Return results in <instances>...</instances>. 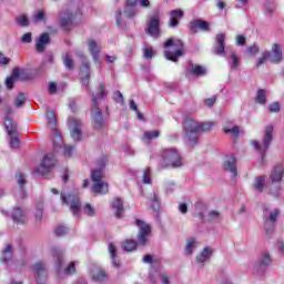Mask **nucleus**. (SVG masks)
<instances>
[{
    "mask_svg": "<svg viewBox=\"0 0 284 284\" xmlns=\"http://www.w3.org/2000/svg\"><path fill=\"white\" fill-rule=\"evenodd\" d=\"M214 122H196L192 118H186L183 122L184 139L187 140L189 145L194 146L199 143V135L201 132H207L213 128Z\"/></svg>",
    "mask_w": 284,
    "mask_h": 284,
    "instance_id": "f257e3e1",
    "label": "nucleus"
},
{
    "mask_svg": "<svg viewBox=\"0 0 284 284\" xmlns=\"http://www.w3.org/2000/svg\"><path fill=\"white\" fill-rule=\"evenodd\" d=\"M161 160L160 165L161 168H183V158L181 153L174 148H166L162 149L161 151Z\"/></svg>",
    "mask_w": 284,
    "mask_h": 284,
    "instance_id": "f03ea898",
    "label": "nucleus"
},
{
    "mask_svg": "<svg viewBox=\"0 0 284 284\" xmlns=\"http://www.w3.org/2000/svg\"><path fill=\"white\" fill-rule=\"evenodd\" d=\"M12 114H14V111L11 108L6 110L4 129L10 136V148H12V150H19L21 142L19 141V136H17V123L12 121Z\"/></svg>",
    "mask_w": 284,
    "mask_h": 284,
    "instance_id": "7ed1b4c3",
    "label": "nucleus"
},
{
    "mask_svg": "<svg viewBox=\"0 0 284 284\" xmlns=\"http://www.w3.org/2000/svg\"><path fill=\"white\" fill-rule=\"evenodd\" d=\"M79 17H81V9L78 7L77 2H71L63 7L60 12V26L62 28H70Z\"/></svg>",
    "mask_w": 284,
    "mask_h": 284,
    "instance_id": "20e7f679",
    "label": "nucleus"
},
{
    "mask_svg": "<svg viewBox=\"0 0 284 284\" xmlns=\"http://www.w3.org/2000/svg\"><path fill=\"white\" fill-rule=\"evenodd\" d=\"M103 170H105V162L100 161V168L91 172L92 192L95 194H108V182L103 181Z\"/></svg>",
    "mask_w": 284,
    "mask_h": 284,
    "instance_id": "39448f33",
    "label": "nucleus"
},
{
    "mask_svg": "<svg viewBox=\"0 0 284 284\" xmlns=\"http://www.w3.org/2000/svg\"><path fill=\"white\" fill-rule=\"evenodd\" d=\"M105 97V85H100V93L98 95H93V108L91 110V121L94 130H103V113L101 112V109H99L97 101L99 99H103Z\"/></svg>",
    "mask_w": 284,
    "mask_h": 284,
    "instance_id": "423d86ee",
    "label": "nucleus"
},
{
    "mask_svg": "<svg viewBox=\"0 0 284 284\" xmlns=\"http://www.w3.org/2000/svg\"><path fill=\"white\" fill-rule=\"evenodd\" d=\"M164 48H168V50L164 51L165 59L169 61H173V63H176L179 61V57H183V42L180 40H168L164 43Z\"/></svg>",
    "mask_w": 284,
    "mask_h": 284,
    "instance_id": "0eeeda50",
    "label": "nucleus"
},
{
    "mask_svg": "<svg viewBox=\"0 0 284 284\" xmlns=\"http://www.w3.org/2000/svg\"><path fill=\"white\" fill-rule=\"evenodd\" d=\"M53 258L57 261V270L59 276H70L77 272V262H71L65 268L63 265V253L59 248H52L51 251Z\"/></svg>",
    "mask_w": 284,
    "mask_h": 284,
    "instance_id": "6e6552de",
    "label": "nucleus"
},
{
    "mask_svg": "<svg viewBox=\"0 0 284 284\" xmlns=\"http://www.w3.org/2000/svg\"><path fill=\"white\" fill-rule=\"evenodd\" d=\"M273 134H274V126L273 125H267L264 130L263 142L260 143L256 140H253L251 142L254 150H256V152H258L260 154H265V152H267V150H270V144L272 143Z\"/></svg>",
    "mask_w": 284,
    "mask_h": 284,
    "instance_id": "1a4fd4ad",
    "label": "nucleus"
},
{
    "mask_svg": "<svg viewBox=\"0 0 284 284\" xmlns=\"http://www.w3.org/2000/svg\"><path fill=\"white\" fill-rule=\"evenodd\" d=\"M61 201L64 205L70 207V212H72L73 216H79L81 213V202H79V196L61 192Z\"/></svg>",
    "mask_w": 284,
    "mask_h": 284,
    "instance_id": "9d476101",
    "label": "nucleus"
},
{
    "mask_svg": "<svg viewBox=\"0 0 284 284\" xmlns=\"http://www.w3.org/2000/svg\"><path fill=\"white\" fill-rule=\"evenodd\" d=\"M272 264V256L270 253L264 252L261 254L258 261L253 266V274L255 276H263L265 274V271L270 265Z\"/></svg>",
    "mask_w": 284,
    "mask_h": 284,
    "instance_id": "9b49d317",
    "label": "nucleus"
},
{
    "mask_svg": "<svg viewBox=\"0 0 284 284\" xmlns=\"http://www.w3.org/2000/svg\"><path fill=\"white\" fill-rule=\"evenodd\" d=\"M57 160L52 153H48L43 156L41 164L34 169V173L40 176H45V174L50 173V170L53 169Z\"/></svg>",
    "mask_w": 284,
    "mask_h": 284,
    "instance_id": "f8f14e48",
    "label": "nucleus"
},
{
    "mask_svg": "<svg viewBox=\"0 0 284 284\" xmlns=\"http://www.w3.org/2000/svg\"><path fill=\"white\" fill-rule=\"evenodd\" d=\"M278 214H281V211H278V209H274L270 212V209L267 206H264V219L266 220L264 227L266 230V234H272L274 232V223H276Z\"/></svg>",
    "mask_w": 284,
    "mask_h": 284,
    "instance_id": "ddd939ff",
    "label": "nucleus"
},
{
    "mask_svg": "<svg viewBox=\"0 0 284 284\" xmlns=\"http://www.w3.org/2000/svg\"><path fill=\"white\" fill-rule=\"evenodd\" d=\"M135 225H138L139 227L138 244L145 245V243H148L150 234L152 233V229L150 227V224L141 220H135Z\"/></svg>",
    "mask_w": 284,
    "mask_h": 284,
    "instance_id": "4468645a",
    "label": "nucleus"
},
{
    "mask_svg": "<svg viewBox=\"0 0 284 284\" xmlns=\"http://www.w3.org/2000/svg\"><path fill=\"white\" fill-rule=\"evenodd\" d=\"M53 148H54V150L63 149V156H68V158L72 156V152H74V146L65 145L63 143V138L61 136V133L59 131L54 132Z\"/></svg>",
    "mask_w": 284,
    "mask_h": 284,
    "instance_id": "2eb2a0df",
    "label": "nucleus"
},
{
    "mask_svg": "<svg viewBox=\"0 0 284 284\" xmlns=\"http://www.w3.org/2000/svg\"><path fill=\"white\" fill-rule=\"evenodd\" d=\"M68 123L70 128L71 139H73V141H81L83 136L81 133V120L75 118H69Z\"/></svg>",
    "mask_w": 284,
    "mask_h": 284,
    "instance_id": "dca6fc26",
    "label": "nucleus"
},
{
    "mask_svg": "<svg viewBox=\"0 0 284 284\" xmlns=\"http://www.w3.org/2000/svg\"><path fill=\"white\" fill-rule=\"evenodd\" d=\"M266 57L271 63H281L283 61V45L274 43L271 51H266Z\"/></svg>",
    "mask_w": 284,
    "mask_h": 284,
    "instance_id": "f3484780",
    "label": "nucleus"
},
{
    "mask_svg": "<svg viewBox=\"0 0 284 284\" xmlns=\"http://www.w3.org/2000/svg\"><path fill=\"white\" fill-rule=\"evenodd\" d=\"M160 22L161 19L159 14H154L149 19L146 32L150 37H153V39H158L159 34H161V29L159 28Z\"/></svg>",
    "mask_w": 284,
    "mask_h": 284,
    "instance_id": "a211bd4d",
    "label": "nucleus"
},
{
    "mask_svg": "<svg viewBox=\"0 0 284 284\" xmlns=\"http://www.w3.org/2000/svg\"><path fill=\"white\" fill-rule=\"evenodd\" d=\"M149 278L151 283H156L160 278L162 284H170V276H168L166 272L161 270L152 268L149 273Z\"/></svg>",
    "mask_w": 284,
    "mask_h": 284,
    "instance_id": "6ab92c4d",
    "label": "nucleus"
},
{
    "mask_svg": "<svg viewBox=\"0 0 284 284\" xmlns=\"http://www.w3.org/2000/svg\"><path fill=\"white\" fill-rule=\"evenodd\" d=\"M283 176H284V166H283V164H276L271 170L268 179L272 183L278 184V183H281V181H283Z\"/></svg>",
    "mask_w": 284,
    "mask_h": 284,
    "instance_id": "aec40b11",
    "label": "nucleus"
},
{
    "mask_svg": "<svg viewBox=\"0 0 284 284\" xmlns=\"http://www.w3.org/2000/svg\"><path fill=\"white\" fill-rule=\"evenodd\" d=\"M224 170L225 172H230L232 179L239 174L236 172V158L234 155H226L224 159Z\"/></svg>",
    "mask_w": 284,
    "mask_h": 284,
    "instance_id": "412c9836",
    "label": "nucleus"
},
{
    "mask_svg": "<svg viewBox=\"0 0 284 284\" xmlns=\"http://www.w3.org/2000/svg\"><path fill=\"white\" fill-rule=\"evenodd\" d=\"M11 217L17 223V225H23V223H26V219H27L26 209H23L21 206H14L11 212Z\"/></svg>",
    "mask_w": 284,
    "mask_h": 284,
    "instance_id": "4be33fe9",
    "label": "nucleus"
},
{
    "mask_svg": "<svg viewBox=\"0 0 284 284\" xmlns=\"http://www.w3.org/2000/svg\"><path fill=\"white\" fill-rule=\"evenodd\" d=\"M88 48L93 61L97 63V61H99V55L101 54V44L93 39H89Z\"/></svg>",
    "mask_w": 284,
    "mask_h": 284,
    "instance_id": "5701e85b",
    "label": "nucleus"
},
{
    "mask_svg": "<svg viewBox=\"0 0 284 284\" xmlns=\"http://www.w3.org/2000/svg\"><path fill=\"white\" fill-rule=\"evenodd\" d=\"M215 43L214 54L223 57L225 54V33H219L215 37Z\"/></svg>",
    "mask_w": 284,
    "mask_h": 284,
    "instance_id": "b1692460",
    "label": "nucleus"
},
{
    "mask_svg": "<svg viewBox=\"0 0 284 284\" xmlns=\"http://www.w3.org/2000/svg\"><path fill=\"white\" fill-rule=\"evenodd\" d=\"M170 20H169V26L170 28H176L179 26V21L185 16V12L181 9H175L170 11Z\"/></svg>",
    "mask_w": 284,
    "mask_h": 284,
    "instance_id": "393cba45",
    "label": "nucleus"
},
{
    "mask_svg": "<svg viewBox=\"0 0 284 284\" xmlns=\"http://www.w3.org/2000/svg\"><path fill=\"white\" fill-rule=\"evenodd\" d=\"M265 176L261 175L254 179V182L252 184V189L254 190V192H256L257 194H263V192H265Z\"/></svg>",
    "mask_w": 284,
    "mask_h": 284,
    "instance_id": "a878e982",
    "label": "nucleus"
},
{
    "mask_svg": "<svg viewBox=\"0 0 284 284\" xmlns=\"http://www.w3.org/2000/svg\"><path fill=\"white\" fill-rule=\"evenodd\" d=\"M203 30V32H210V22L203 20H193L190 24V29L196 32V29Z\"/></svg>",
    "mask_w": 284,
    "mask_h": 284,
    "instance_id": "bb28decb",
    "label": "nucleus"
},
{
    "mask_svg": "<svg viewBox=\"0 0 284 284\" xmlns=\"http://www.w3.org/2000/svg\"><path fill=\"white\" fill-rule=\"evenodd\" d=\"M21 74H23V70L13 69L11 75L6 80V85L8 90H12V88H14V82L21 77Z\"/></svg>",
    "mask_w": 284,
    "mask_h": 284,
    "instance_id": "cd10ccee",
    "label": "nucleus"
},
{
    "mask_svg": "<svg viewBox=\"0 0 284 284\" xmlns=\"http://www.w3.org/2000/svg\"><path fill=\"white\" fill-rule=\"evenodd\" d=\"M17 183L20 186L19 194H17V199H26V190H23V185H26V175L21 172L16 174Z\"/></svg>",
    "mask_w": 284,
    "mask_h": 284,
    "instance_id": "c85d7f7f",
    "label": "nucleus"
},
{
    "mask_svg": "<svg viewBox=\"0 0 284 284\" xmlns=\"http://www.w3.org/2000/svg\"><path fill=\"white\" fill-rule=\"evenodd\" d=\"M93 281L101 283V281H105L108 278V274L100 266H94L91 271Z\"/></svg>",
    "mask_w": 284,
    "mask_h": 284,
    "instance_id": "c756f323",
    "label": "nucleus"
},
{
    "mask_svg": "<svg viewBox=\"0 0 284 284\" xmlns=\"http://www.w3.org/2000/svg\"><path fill=\"white\" fill-rule=\"evenodd\" d=\"M112 210L115 212V216L116 219H121V216H123V200L122 199H114L112 204H111Z\"/></svg>",
    "mask_w": 284,
    "mask_h": 284,
    "instance_id": "7c9ffc66",
    "label": "nucleus"
},
{
    "mask_svg": "<svg viewBox=\"0 0 284 284\" xmlns=\"http://www.w3.org/2000/svg\"><path fill=\"white\" fill-rule=\"evenodd\" d=\"M49 43H50V36L48 33H42L36 43V48L38 52H43L45 50V45H48Z\"/></svg>",
    "mask_w": 284,
    "mask_h": 284,
    "instance_id": "2f4dec72",
    "label": "nucleus"
},
{
    "mask_svg": "<svg viewBox=\"0 0 284 284\" xmlns=\"http://www.w3.org/2000/svg\"><path fill=\"white\" fill-rule=\"evenodd\" d=\"M196 247H199V242L196 241V239L189 237L186 240V245H185V248H184V252H185L186 256H191V254L194 253V250H196Z\"/></svg>",
    "mask_w": 284,
    "mask_h": 284,
    "instance_id": "473e14b6",
    "label": "nucleus"
},
{
    "mask_svg": "<svg viewBox=\"0 0 284 284\" xmlns=\"http://www.w3.org/2000/svg\"><path fill=\"white\" fill-rule=\"evenodd\" d=\"M108 250L112 260L113 267H121V263L119 262V260H116V246L113 243H110Z\"/></svg>",
    "mask_w": 284,
    "mask_h": 284,
    "instance_id": "72a5a7b5",
    "label": "nucleus"
},
{
    "mask_svg": "<svg viewBox=\"0 0 284 284\" xmlns=\"http://www.w3.org/2000/svg\"><path fill=\"white\" fill-rule=\"evenodd\" d=\"M81 72H83L85 75L81 79L82 85H89L90 84V63L83 62L81 67Z\"/></svg>",
    "mask_w": 284,
    "mask_h": 284,
    "instance_id": "f704fd0d",
    "label": "nucleus"
},
{
    "mask_svg": "<svg viewBox=\"0 0 284 284\" xmlns=\"http://www.w3.org/2000/svg\"><path fill=\"white\" fill-rule=\"evenodd\" d=\"M47 19L48 17L45 16V11L43 9H40L32 14L31 21L32 23H41L45 22Z\"/></svg>",
    "mask_w": 284,
    "mask_h": 284,
    "instance_id": "c9c22d12",
    "label": "nucleus"
},
{
    "mask_svg": "<svg viewBox=\"0 0 284 284\" xmlns=\"http://www.w3.org/2000/svg\"><path fill=\"white\" fill-rule=\"evenodd\" d=\"M212 252H213L212 247L210 246L204 247L201 254L196 256L197 263H205V261H207L210 256H212Z\"/></svg>",
    "mask_w": 284,
    "mask_h": 284,
    "instance_id": "e433bc0d",
    "label": "nucleus"
},
{
    "mask_svg": "<svg viewBox=\"0 0 284 284\" xmlns=\"http://www.w3.org/2000/svg\"><path fill=\"white\" fill-rule=\"evenodd\" d=\"M12 261V246L7 245L6 248L2 251V256H1V263H10Z\"/></svg>",
    "mask_w": 284,
    "mask_h": 284,
    "instance_id": "4c0bfd02",
    "label": "nucleus"
},
{
    "mask_svg": "<svg viewBox=\"0 0 284 284\" xmlns=\"http://www.w3.org/2000/svg\"><path fill=\"white\" fill-rule=\"evenodd\" d=\"M47 119L49 121V128L53 130V136H54V133L57 132V115H54L53 111H47Z\"/></svg>",
    "mask_w": 284,
    "mask_h": 284,
    "instance_id": "58836bf2",
    "label": "nucleus"
},
{
    "mask_svg": "<svg viewBox=\"0 0 284 284\" xmlns=\"http://www.w3.org/2000/svg\"><path fill=\"white\" fill-rule=\"evenodd\" d=\"M190 71L192 74H195V77H203L205 74V68L199 64H190L189 65Z\"/></svg>",
    "mask_w": 284,
    "mask_h": 284,
    "instance_id": "ea45409f",
    "label": "nucleus"
},
{
    "mask_svg": "<svg viewBox=\"0 0 284 284\" xmlns=\"http://www.w3.org/2000/svg\"><path fill=\"white\" fill-rule=\"evenodd\" d=\"M33 272L37 275V281L39 282V276H45V267L43 266V263L38 262L33 266Z\"/></svg>",
    "mask_w": 284,
    "mask_h": 284,
    "instance_id": "a19ab883",
    "label": "nucleus"
},
{
    "mask_svg": "<svg viewBox=\"0 0 284 284\" xmlns=\"http://www.w3.org/2000/svg\"><path fill=\"white\" fill-rule=\"evenodd\" d=\"M229 63L233 70H236V68L241 65V60H239V55H236V53L232 52L229 58Z\"/></svg>",
    "mask_w": 284,
    "mask_h": 284,
    "instance_id": "79ce46f5",
    "label": "nucleus"
},
{
    "mask_svg": "<svg viewBox=\"0 0 284 284\" xmlns=\"http://www.w3.org/2000/svg\"><path fill=\"white\" fill-rule=\"evenodd\" d=\"M123 251L124 252H134L136 250V241L134 240H126L123 245Z\"/></svg>",
    "mask_w": 284,
    "mask_h": 284,
    "instance_id": "37998d69",
    "label": "nucleus"
},
{
    "mask_svg": "<svg viewBox=\"0 0 284 284\" xmlns=\"http://www.w3.org/2000/svg\"><path fill=\"white\" fill-rule=\"evenodd\" d=\"M161 132L159 131H145L143 133V141H152V139H159Z\"/></svg>",
    "mask_w": 284,
    "mask_h": 284,
    "instance_id": "c03bdc74",
    "label": "nucleus"
},
{
    "mask_svg": "<svg viewBox=\"0 0 284 284\" xmlns=\"http://www.w3.org/2000/svg\"><path fill=\"white\" fill-rule=\"evenodd\" d=\"M27 100L28 98L26 97V93H19L14 100L16 108H22Z\"/></svg>",
    "mask_w": 284,
    "mask_h": 284,
    "instance_id": "a18cd8bd",
    "label": "nucleus"
},
{
    "mask_svg": "<svg viewBox=\"0 0 284 284\" xmlns=\"http://www.w3.org/2000/svg\"><path fill=\"white\" fill-rule=\"evenodd\" d=\"M265 10L268 14H272L276 10V0H266L265 1Z\"/></svg>",
    "mask_w": 284,
    "mask_h": 284,
    "instance_id": "49530a36",
    "label": "nucleus"
},
{
    "mask_svg": "<svg viewBox=\"0 0 284 284\" xmlns=\"http://www.w3.org/2000/svg\"><path fill=\"white\" fill-rule=\"evenodd\" d=\"M256 103H260L261 105H265L266 98H265V90H258L255 99Z\"/></svg>",
    "mask_w": 284,
    "mask_h": 284,
    "instance_id": "de8ad7c7",
    "label": "nucleus"
},
{
    "mask_svg": "<svg viewBox=\"0 0 284 284\" xmlns=\"http://www.w3.org/2000/svg\"><path fill=\"white\" fill-rule=\"evenodd\" d=\"M115 22L119 28H125V20L123 19V13L121 11L115 12Z\"/></svg>",
    "mask_w": 284,
    "mask_h": 284,
    "instance_id": "09e8293b",
    "label": "nucleus"
},
{
    "mask_svg": "<svg viewBox=\"0 0 284 284\" xmlns=\"http://www.w3.org/2000/svg\"><path fill=\"white\" fill-rule=\"evenodd\" d=\"M225 134H230V136H232V139H236V136H239V134H241V130L239 129V126H234L232 129H224Z\"/></svg>",
    "mask_w": 284,
    "mask_h": 284,
    "instance_id": "8fccbe9b",
    "label": "nucleus"
},
{
    "mask_svg": "<svg viewBox=\"0 0 284 284\" xmlns=\"http://www.w3.org/2000/svg\"><path fill=\"white\" fill-rule=\"evenodd\" d=\"M17 23H19L22 28H28V26H30V20L26 14H22L17 18Z\"/></svg>",
    "mask_w": 284,
    "mask_h": 284,
    "instance_id": "3c124183",
    "label": "nucleus"
},
{
    "mask_svg": "<svg viewBox=\"0 0 284 284\" xmlns=\"http://www.w3.org/2000/svg\"><path fill=\"white\" fill-rule=\"evenodd\" d=\"M142 181L148 185L152 183V171L150 169L144 170Z\"/></svg>",
    "mask_w": 284,
    "mask_h": 284,
    "instance_id": "603ef678",
    "label": "nucleus"
},
{
    "mask_svg": "<svg viewBox=\"0 0 284 284\" xmlns=\"http://www.w3.org/2000/svg\"><path fill=\"white\" fill-rule=\"evenodd\" d=\"M124 14L129 18L132 19V17L136 16V9L134 8V6H128L124 9Z\"/></svg>",
    "mask_w": 284,
    "mask_h": 284,
    "instance_id": "864d4df0",
    "label": "nucleus"
},
{
    "mask_svg": "<svg viewBox=\"0 0 284 284\" xmlns=\"http://www.w3.org/2000/svg\"><path fill=\"white\" fill-rule=\"evenodd\" d=\"M43 219V204L40 203L36 207V221H41Z\"/></svg>",
    "mask_w": 284,
    "mask_h": 284,
    "instance_id": "5fc2aeb1",
    "label": "nucleus"
},
{
    "mask_svg": "<svg viewBox=\"0 0 284 284\" xmlns=\"http://www.w3.org/2000/svg\"><path fill=\"white\" fill-rule=\"evenodd\" d=\"M161 206V202L159 201V197L156 195H153L151 200V207L154 212H159V207Z\"/></svg>",
    "mask_w": 284,
    "mask_h": 284,
    "instance_id": "6e6d98bb",
    "label": "nucleus"
},
{
    "mask_svg": "<svg viewBox=\"0 0 284 284\" xmlns=\"http://www.w3.org/2000/svg\"><path fill=\"white\" fill-rule=\"evenodd\" d=\"M67 233H68V227L63 225L58 226L54 231L55 236H65Z\"/></svg>",
    "mask_w": 284,
    "mask_h": 284,
    "instance_id": "4d7b16f0",
    "label": "nucleus"
},
{
    "mask_svg": "<svg viewBox=\"0 0 284 284\" xmlns=\"http://www.w3.org/2000/svg\"><path fill=\"white\" fill-rule=\"evenodd\" d=\"M63 63H64L65 68H68V70H72V68H74V61L71 60L70 55H65L63 58Z\"/></svg>",
    "mask_w": 284,
    "mask_h": 284,
    "instance_id": "13d9d810",
    "label": "nucleus"
},
{
    "mask_svg": "<svg viewBox=\"0 0 284 284\" xmlns=\"http://www.w3.org/2000/svg\"><path fill=\"white\" fill-rule=\"evenodd\" d=\"M265 61H270V55H267V51H264V52L262 53V57H260V58L257 59L256 65H257V67H258V65H263V64L265 63Z\"/></svg>",
    "mask_w": 284,
    "mask_h": 284,
    "instance_id": "bf43d9fd",
    "label": "nucleus"
},
{
    "mask_svg": "<svg viewBox=\"0 0 284 284\" xmlns=\"http://www.w3.org/2000/svg\"><path fill=\"white\" fill-rule=\"evenodd\" d=\"M219 219H221V213H219L217 211L209 212V221L216 222L219 221Z\"/></svg>",
    "mask_w": 284,
    "mask_h": 284,
    "instance_id": "052dcab7",
    "label": "nucleus"
},
{
    "mask_svg": "<svg viewBox=\"0 0 284 284\" xmlns=\"http://www.w3.org/2000/svg\"><path fill=\"white\" fill-rule=\"evenodd\" d=\"M83 210H84V214H87V216H94V214H95L94 207H92V205H90V204H85Z\"/></svg>",
    "mask_w": 284,
    "mask_h": 284,
    "instance_id": "680f3d73",
    "label": "nucleus"
},
{
    "mask_svg": "<svg viewBox=\"0 0 284 284\" xmlns=\"http://www.w3.org/2000/svg\"><path fill=\"white\" fill-rule=\"evenodd\" d=\"M270 112H281V104L278 102H273L268 105Z\"/></svg>",
    "mask_w": 284,
    "mask_h": 284,
    "instance_id": "e2e57ef3",
    "label": "nucleus"
},
{
    "mask_svg": "<svg viewBox=\"0 0 284 284\" xmlns=\"http://www.w3.org/2000/svg\"><path fill=\"white\" fill-rule=\"evenodd\" d=\"M143 54L145 59H152L154 57V49L145 48Z\"/></svg>",
    "mask_w": 284,
    "mask_h": 284,
    "instance_id": "0e129e2a",
    "label": "nucleus"
},
{
    "mask_svg": "<svg viewBox=\"0 0 284 284\" xmlns=\"http://www.w3.org/2000/svg\"><path fill=\"white\" fill-rule=\"evenodd\" d=\"M247 54H250L251 57H256V54H258V47H256V44L250 47L247 49Z\"/></svg>",
    "mask_w": 284,
    "mask_h": 284,
    "instance_id": "69168bd1",
    "label": "nucleus"
},
{
    "mask_svg": "<svg viewBox=\"0 0 284 284\" xmlns=\"http://www.w3.org/2000/svg\"><path fill=\"white\" fill-rule=\"evenodd\" d=\"M164 187H165V191L168 193H170L174 190V187H176V185L172 181H166L165 184H164Z\"/></svg>",
    "mask_w": 284,
    "mask_h": 284,
    "instance_id": "338daca9",
    "label": "nucleus"
},
{
    "mask_svg": "<svg viewBox=\"0 0 284 284\" xmlns=\"http://www.w3.org/2000/svg\"><path fill=\"white\" fill-rule=\"evenodd\" d=\"M143 263H149L150 265H154L156 260L152 255H144Z\"/></svg>",
    "mask_w": 284,
    "mask_h": 284,
    "instance_id": "774afa93",
    "label": "nucleus"
}]
</instances>
